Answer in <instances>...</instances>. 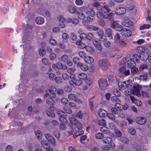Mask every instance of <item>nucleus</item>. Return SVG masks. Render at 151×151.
Wrapping results in <instances>:
<instances>
[{
    "mask_svg": "<svg viewBox=\"0 0 151 151\" xmlns=\"http://www.w3.org/2000/svg\"><path fill=\"white\" fill-rule=\"evenodd\" d=\"M101 11L103 12L102 13L100 12H97V15L98 18L102 19L109 18L110 21L113 20L114 13L111 12H110L111 9L109 8L108 6H104L102 10Z\"/></svg>",
    "mask_w": 151,
    "mask_h": 151,
    "instance_id": "nucleus-1",
    "label": "nucleus"
},
{
    "mask_svg": "<svg viewBox=\"0 0 151 151\" xmlns=\"http://www.w3.org/2000/svg\"><path fill=\"white\" fill-rule=\"evenodd\" d=\"M111 27L116 31H121V35L122 36L128 37L132 35V32L130 30L126 28H123V27L119 24L116 21H114L111 23Z\"/></svg>",
    "mask_w": 151,
    "mask_h": 151,
    "instance_id": "nucleus-2",
    "label": "nucleus"
},
{
    "mask_svg": "<svg viewBox=\"0 0 151 151\" xmlns=\"http://www.w3.org/2000/svg\"><path fill=\"white\" fill-rule=\"evenodd\" d=\"M69 120L71 124L76 126L78 129V131L73 135V137H75L82 135L83 134V131L81 129L82 126L81 123L73 117H70Z\"/></svg>",
    "mask_w": 151,
    "mask_h": 151,
    "instance_id": "nucleus-3",
    "label": "nucleus"
},
{
    "mask_svg": "<svg viewBox=\"0 0 151 151\" xmlns=\"http://www.w3.org/2000/svg\"><path fill=\"white\" fill-rule=\"evenodd\" d=\"M141 86L137 84L133 86V90H132V88H128V90L125 91V94L127 96H130L132 93L134 95H136L138 97L141 96V94L140 92V88Z\"/></svg>",
    "mask_w": 151,
    "mask_h": 151,
    "instance_id": "nucleus-4",
    "label": "nucleus"
},
{
    "mask_svg": "<svg viewBox=\"0 0 151 151\" xmlns=\"http://www.w3.org/2000/svg\"><path fill=\"white\" fill-rule=\"evenodd\" d=\"M98 64L99 67L103 70H106L110 66L109 62L106 59L100 60Z\"/></svg>",
    "mask_w": 151,
    "mask_h": 151,
    "instance_id": "nucleus-5",
    "label": "nucleus"
},
{
    "mask_svg": "<svg viewBox=\"0 0 151 151\" xmlns=\"http://www.w3.org/2000/svg\"><path fill=\"white\" fill-rule=\"evenodd\" d=\"M88 7L87 6H83L79 8V10L81 12H86L85 14L88 15H94L95 12L91 9L87 10Z\"/></svg>",
    "mask_w": 151,
    "mask_h": 151,
    "instance_id": "nucleus-6",
    "label": "nucleus"
},
{
    "mask_svg": "<svg viewBox=\"0 0 151 151\" xmlns=\"http://www.w3.org/2000/svg\"><path fill=\"white\" fill-rule=\"evenodd\" d=\"M56 91V88L54 86H52L49 89L50 94L48 93H46L45 95V97L47 98L49 97L54 98L55 97V94Z\"/></svg>",
    "mask_w": 151,
    "mask_h": 151,
    "instance_id": "nucleus-7",
    "label": "nucleus"
},
{
    "mask_svg": "<svg viewBox=\"0 0 151 151\" xmlns=\"http://www.w3.org/2000/svg\"><path fill=\"white\" fill-rule=\"evenodd\" d=\"M126 12V9L123 7L116 8L115 11V13L117 15H121L124 14Z\"/></svg>",
    "mask_w": 151,
    "mask_h": 151,
    "instance_id": "nucleus-8",
    "label": "nucleus"
},
{
    "mask_svg": "<svg viewBox=\"0 0 151 151\" xmlns=\"http://www.w3.org/2000/svg\"><path fill=\"white\" fill-rule=\"evenodd\" d=\"M107 81L104 78H101L98 81L99 86L101 89H103L106 86Z\"/></svg>",
    "mask_w": 151,
    "mask_h": 151,
    "instance_id": "nucleus-9",
    "label": "nucleus"
},
{
    "mask_svg": "<svg viewBox=\"0 0 151 151\" xmlns=\"http://www.w3.org/2000/svg\"><path fill=\"white\" fill-rule=\"evenodd\" d=\"M118 85L119 87L122 89H124L126 88H132V86L130 84H127L125 81L120 82H119Z\"/></svg>",
    "mask_w": 151,
    "mask_h": 151,
    "instance_id": "nucleus-10",
    "label": "nucleus"
},
{
    "mask_svg": "<svg viewBox=\"0 0 151 151\" xmlns=\"http://www.w3.org/2000/svg\"><path fill=\"white\" fill-rule=\"evenodd\" d=\"M84 36L82 37L83 38L82 40H88L89 41L91 40L94 38L93 34L91 33L83 34Z\"/></svg>",
    "mask_w": 151,
    "mask_h": 151,
    "instance_id": "nucleus-11",
    "label": "nucleus"
},
{
    "mask_svg": "<svg viewBox=\"0 0 151 151\" xmlns=\"http://www.w3.org/2000/svg\"><path fill=\"white\" fill-rule=\"evenodd\" d=\"M78 68H80L83 71H86L88 70V67L87 65L83 64L81 63H79L77 64Z\"/></svg>",
    "mask_w": 151,
    "mask_h": 151,
    "instance_id": "nucleus-12",
    "label": "nucleus"
},
{
    "mask_svg": "<svg viewBox=\"0 0 151 151\" xmlns=\"http://www.w3.org/2000/svg\"><path fill=\"white\" fill-rule=\"evenodd\" d=\"M119 71L120 73L123 74L125 76H128L130 74L129 70L124 67L120 68Z\"/></svg>",
    "mask_w": 151,
    "mask_h": 151,
    "instance_id": "nucleus-13",
    "label": "nucleus"
},
{
    "mask_svg": "<svg viewBox=\"0 0 151 151\" xmlns=\"http://www.w3.org/2000/svg\"><path fill=\"white\" fill-rule=\"evenodd\" d=\"M137 122L140 124H143L146 122V119L143 117H137L136 119Z\"/></svg>",
    "mask_w": 151,
    "mask_h": 151,
    "instance_id": "nucleus-14",
    "label": "nucleus"
},
{
    "mask_svg": "<svg viewBox=\"0 0 151 151\" xmlns=\"http://www.w3.org/2000/svg\"><path fill=\"white\" fill-rule=\"evenodd\" d=\"M46 139L51 143L53 144L55 143V141L54 137L51 135L49 134H47L45 135Z\"/></svg>",
    "mask_w": 151,
    "mask_h": 151,
    "instance_id": "nucleus-15",
    "label": "nucleus"
},
{
    "mask_svg": "<svg viewBox=\"0 0 151 151\" xmlns=\"http://www.w3.org/2000/svg\"><path fill=\"white\" fill-rule=\"evenodd\" d=\"M100 3L99 2H93V6L96 7L97 9L99 11H102L104 6H102L100 5Z\"/></svg>",
    "mask_w": 151,
    "mask_h": 151,
    "instance_id": "nucleus-16",
    "label": "nucleus"
},
{
    "mask_svg": "<svg viewBox=\"0 0 151 151\" xmlns=\"http://www.w3.org/2000/svg\"><path fill=\"white\" fill-rule=\"evenodd\" d=\"M41 144L42 146L46 150L49 149L50 147V144L46 141L42 140L41 141Z\"/></svg>",
    "mask_w": 151,
    "mask_h": 151,
    "instance_id": "nucleus-17",
    "label": "nucleus"
},
{
    "mask_svg": "<svg viewBox=\"0 0 151 151\" xmlns=\"http://www.w3.org/2000/svg\"><path fill=\"white\" fill-rule=\"evenodd\" d=\"M93 44L95 47L99 50L101 49V42L98 39H95L93 41Z\"/></svg>",
    "mask_w": 151,
    "mask_h": 151,
    "instance_id": "nucleus-18",
    "label": "nucleus"
},
{
    "mask_svg": "<svg viewBox=\"0 0 151 151\" xmlns=\"http://www.w3.org/2000/svg\"><path fill=\"white\" fill-rule=\"evenodd\" d=\"M140 59L143 61H146L147 59L151 58V54L148 55L147 53H145L140 57Z\"/></svg>",
    "mask_w": 151,
    "mask_h": 151,
    "instance_id": "nucleus-19",
    "label": "nucleus"
},
{
    "mask_svg": "<svg viewBox=\"0 0 151 151\" xmlns=\"http://www.w3.org/2000/svg\"><path fill=\"white\" fill-rule=\"evenodd\" d=\"M122 24L124 26L126 27H129L131 26L133 24L132 21L129 19H127L123 21Z\"/></svg>",
    "mask_w": 151,
    "mask_h": 151,
    "instance_id": "nucleus-20",
    "label": "nucleus"
},
{
    "mask_svg": "<svg viewBox=\"0 0 151 151\" xmlns=\"http://www.w3.org/2000/svg\"><path fill=\"white\" fill-rule=\"evenodd\" d=\"M84 59L85 62L88 64L92 63L94 62L93 59L89 56H86Z\"/></svg>",
    "mask_w": 151,
    "mask_h": 151,
    "instance_id": "nucleus-21",
    "label": "nucleus"
},
{
    "mask_svg": "<svg viewBox=\"0 0 151 151\" xmlns=\"http://www.w3.org/2000/svg\"><path fill=\"white\" fill-rule=\"evenodd\" d=\"M97 114L101 117H105L107 115V112L104 110L100 109L97 113Z\"/></svg>",
    "mask_w": 151,
    "mask_h": 151,
    "instance_id": "nucleus-22",
    "label": "nucleus"
},
{
    "mask_svg": "<svg viewBox=\"0 0 151 151\" xmlns=\"http://www.w3.org/2000/svg\"><path fill=\"white\" fill-rule=\"evenodd\" d=\"M35 22L37 24H41L44 23V19L41 17H37L36 18Z\"/></svg>",
    "mask_w": 151,
    "mask_h": 151,
    "instance_id": "nucleus-23",
    "label": "nucleus"
},
{
    "mask_svg": "<svg viewBox=\"0 0 151 151\" xmlns=\"http://www.w3.org/2000/svg\"><path fill=\"white\" fill-rule=\"evenodd\" d=\"M55 108L53 106H51L49 109L50 111H47L46 113L47 115L49 116L53 117H54L55 116V114L52 112V111H50V109H52L53 111L54 110Z\"/></svg>",
    "mask_w": 151,
    "mask_h": 151,
    "instance_id": "nucleus-24",
    "label": "nucleus"
},
{
    "mask_svg": "<svg viewBox=\"0 0 151 151\" xmlns=\"http://www.w3.org/2000/svg\"><path fill=\"white\" fill-rule=\"evenodd\" d=\"M68 11L71 14H75L76 12V8L73 6H69L68 7Z\"/></svg>",
    "mask_w": 151,
    "mask_h": 151,
    "instance_id": "nucleus-25",
    "label": "nucleus"
},
{
    "mask_svg": "<svg viewBox=\"0 0 151 151\" xmlns=\"http://www.w3.org/2000/svg\"><path fill=\"white\" fill-rule=\"evenodd\" d=\"M57 68L58 69L66 70L67 67L65 65H63L61 63L58 62L57 63Z\"/></svg>",
    "mask_w": 151,
    "mask_h": 151,
    "instance_id": "nucleus-26",
    "label": "nucleus"
},
{
    "mask_svg": "<svg viewBox=\"0 0 151 151\" xmlns=\"http://www.w3.org/2000/svg\"><path fill=\"white\" fill-rule=\"evenodd\" d=\"M108 81L110 82H115L116 81V77L113 75H110L108 76Z\"/></svg>",
    "mask_w": 151,
    "mask_h": 151,
    "instance_id": "nucleus-27",
    "label": "nucleus"
},
{
    "mask_svg": "<svg viewBox=\"0 0 151 151\" xmlns=\"http://www.w3.org/2000/svg\"><path fill=\"white\" fill-rule=\"evenodd\" d=\"M78 77L80 79L83 80H86L87 78V75L83 73H79L78 74Z\"/></svg>",
    "mask_w": 151,
    "mask_h": 151,
    "instance_id": "nucleus-28",
    "label": "nucleus"
},
{
    "mask_svg": "<svg viewBox=\"0 0 151 151\" xmlns=\"http://www.w3.org/2000/svg\"><path fill=\"white\" fill-rule=\"evenodd\" d=\"M100 130L101 132L104 134H108V133L109 134V135L111 136H112V135L110 134L109 130H108V129L106 127H103L100 128Z\"/></svg>",
    "mask_w": 151,
    "mask_h": 151,
    "instance_id": "nucleus-29",
    "label": "nucleus"
},
{
    "mask_svg": "<svg viewBox=\"0 0 151 151\" xmlns=\"http://www.w3.org/2000/svg\"><path fill=\"white\" fill-rule=\"evenodd\" d=\"M86 29L89 31H91L93 30V31H96L99 29L98 27H95L92 25H88L87 26Z\"/></svg>",
    "mask_w": 151,
    "mask_h": 151,
    "instance_id": "nucleus-30",
    "label": "nucleus"
},
{
    "mask_svg": "<svg viewBox=\"0 0 151 151\" xmlns=\"http://www.w3.org/2000/svg\"><path fill=\"white\" fill-rule=\"evenodd\" d=\"M137 52L141 54V55H142V54H144V52L145 50L144 48L143 47H139L137 48Z\"/></svg>",
    "mask_w": 151,
    "mask_h": 151,
    "instance_id": "nucleus-31",
    "label": "nucleus"
},
{
    "mask_svg": "<svg viewBox=\"0 0 151 151\" xmlns=\"http://www.w3.org/2000/svg\"><path fill=\"white\" fill-rule=\"evenodd\" d=\"M127 64L128 66L130 68L134 66L135 65L134 61L132 59H130L128 60Z\"/></svg>",
    "mask_w": 151,
    "mask_h": 151,
    "instance_id": "nucleus-32",
    "label": "nucleus"
},
{
    "mask_svg": "<svg viewBox=\"0 0 151 151\" xmlns=\"http://www.w3.org/2000/svg\"><path fill=\"white\" fill-rule=\"evenodd\" d=\"M112 30L109 28L106 29L105 34L108 37H110L112 36Z\"/></svg>",
    "mask_w": 151,
    "mask_h": 151,
    "instance_id": "nucleus-33",
    "label": "nucleus"
},
{
    "mask_svg": "<svg viewBox=\"0 0 151 151\" xmlns=\"http://www.w3.org/2000/svg\"><path fill=\"white\" fill-rule=\"evenodd\" d=\"M77 14L78 18L80 19L83 20L85 18V15L82 12H77Z\"/></svg>",
    "mask_w": 151,
    "mask_h": 151,
    "instance_id": "nucleus-34",
    "label": "nucleus"
},
{
    "mask_svg": "<svg viewBox=\"0 0 151 151\" xmlns=\"http://www.w3.org/2000/svg\"><path fill=\"white\" fill-rule=\"evenodd\" d=\"M103 142L105 143L109 144L111 143L112 141V139L110 137L105 138L103 140Z\"/></svg>",
    "mask_w": 151,
    "mask_h": 151,
    "instance_id": "nucleus-35",
    "label": "nucleus"
},
{
    "mask_svg": "<svg viewBox=\"0 0 151 151\" xmlns=\"http://www.w3.org/2000/svg\"><path fill=\"white\" fill-rule=\"evenodd\" d=\"M112 102L114 103H118L121 102V101L119 100L116 96H114L112 97L111 99Z\"/></svg>",
    "mask_w": 151,
    "mask_h": 151,
    "instance_id": "nucleus-36",
    "label": "nucleus"
},
{
    "mask_svg": "<svg viewBox=\"0 0 151 151\" xmlns=\"http://www.w3.org/2000/svg\"><path fill=\"white\" fill-rule=\"evenodd\" d=\"M76 97L75 94L72 93H70L68 96V98L70 101H74L76 98Z\"/></svg>",
    "mask_w": 151,
    "mask_h": 151,
    "instance_id": "nucleus-37",
    "label": "nucleus"
},
{
    "mask_svg": "<svg viewBox=\"0 0 151 151\" xmlns=\"http://www.w3.org/2000/svg\"><path fill=\"white\" fill-rule=\"evenodd\" d=\"M142 55H138L137 54H134L133 55L132 57V60L134 61L135 60V61L138 62L139 61V59H140V57Z\"/></svg>",
    "mask_w": 151,
    "mask_h": 151,
    "instance_id": "nucleus-38",
    "label": "nucleus"
},
{
    "mask_svg": "<svg viewBox=\"0 0 151 151\" xmlns=\"http://www.w3.org/2000/svg\"><path fill=\"white\" fill-rule=\"evenodd\" d=\"M50 98H48L46 100V103L49 105L51 106L53 105L55 103L54 100L52 99L50 97Z\"/></svg>",
    "mask_w": 151,
    "mask_h": 151,
    "instance_id": "nucleus-39",
    "label": "nucleus"
},
{
    "mask_svg": "<svg viewBox=\"0 0 151 151\" xmlns=\"http://www.w3.org/2000/svg\"><path fill=\"white\" fill-rule=\"evenodd\" d=\"M77 32L80 35V38L82 40L83 38L82 37L84 36L83 34H85L83 33V30L81 28H79Z\"/></svg>",
    "mask_w": 151,
    "mask_h": 151,
    "instance_id": "nucleus-40",
    "label": "nucleus"
},
{
    "mask_svg": "<svg viewBox=\"0 0 151 151\" xmlns=\"http://www.w3.org/2000/svg\"><path fill=\"white\" fill-rule=\"evenodd\" d=\"M68 59V56L66 55H63L60 58L61 61L64 63L66 62Z\"/></svg>",
    "mask_w": 151,
    "mask_h": 151,
    "instance_id": "nucleus-41",
    "label": "nucleus"
},
{
    "mask_svg": "<svg viewBox=\"0 0 151 151\" xmlns=\"http://www.w3.org/2000/svg\"><path fill=\"white\" fill-rule=\"evenodd\" d=\"M35 134L37 137L39 139L41 138L42 134L41 132L39 130H37L35 132Z\"/></svg>",
    "mask_w": 151,
    "mask_h": 151,
    "instance_id": "nucleus-42",
    "label": "nucleus"
},
{
    "mask_svg": "<svg viewBox=\"0 0 151 151\" xmlns=\"http://www.w3.org/2000/svg\"><path fill=\"white\" fill-rule=\"evenodd\" d=\"M86 51L90 53H92L94 51L93 49L91 46H87L86 47Z\"/></svg>",
    "mask_w": 151,
    "mask_h": 151,
    "instance_id": "nucleus-43",
    "label": "nucleus"
},
{
    "mask_svg": "<svg viewBox=\"0 0 151 151\" xmlns=\"http://www.w3.org/2000/svg\"><path fill=\"white\" fill-rule=\"evenodd\" d=\"M60 121L64 123L65 124H67L68 121L65 118L64 116H60L59 118Z\"/></svg>",
    "mask_w": 151,
    "mask_h": 151,
    "instance_id": "nucleus-44",
    "label": "nucleus"
},
{
    "mask_svg": "<svg viewBox=\"0 0 151 151\" xmlns=\"http://www.w3.org/2000/svg\"><path fill=\"white\" fill-rule=\"evenodd\" d=\"M103 41L104 42V44L106 47H109L110 46L111 42L108 41L107 39H104Z\"/></svg>",
    "mask_w": 151,
    "mask_h": 151,
    "instance_id": "nucleus-45",
    "label": "nucleus"
},
{
    "mask_svg": "<svg viewBox=\"0 0 151 151\" xmlns=\"http://www.w3.org/2000/svg\"><path fill=\"white\" fill-rule=\"evenodd\" d=\"M54 80H55L56 83L58 84H60L62 82V80L60 77H56Z\"/></svg>",
    "mask_w": 151,
    "mask_h": 151,
    "instance_id": "nucleus-46",
    "label": "nucleus"
},
{
    "mask_svg": "<svg viewBox=\"0 0 151 151\" xmlns=\"http://www.w3.org/2000/svg\"><path fill=\"white\" fill-rule=\"evenodd\" d=\"M150 27L151 26L149 24H144L140 27V29L141 30H143L146 28L149 29Z\"/></svg>",
    "mask_w": 151,
    "mask_h": 151,
    "instance_id": "nucleus-47",
    "label": "nucleus"
},
{
    "mask_svg": "<svg viewBox=\"0 0 151 151\" xmlns=\"http://www.w3.org/2000/svg\"><path fill=\"white\" fill-rule=\"evenodd\" d=\"M56 77V76L55 74L53 73H50L49 74V78L51 81H54Z\"/></svg>",
    "mask_w": 151,
    "mask_h": 151,
    "instance_id": "nucleus-48",
    "label": "nucleus"
},
{
    "mask_svg": "<svg viewBox=\"0 0 151 151\" xmlns=\"http://www.w3.org/2000/svg\"><path fill=\"white\" fill-rule=\"evenodd\" d=\"M120 36L118 34V33L116 34L114 37V41L116 42H118L119 41V39L120 38Z\"/></svg>",
    "mask_w": 151,
    "mask_h": 151,
    "instance_id": "nucleus-49",
    "label": "nucleus"
},
{
    "mask_svg": "<svg viewBox=\"0 0 151 151\" xmlns=\"http://www.w3.org/2000/svg\"><path fill=\"white\" fill-rule=\"evenodd\" d=\"M99 124L101 126H105L106 125V122L104 120L101 119L99 121Z\"/></svg>",
    "mask_w": 151,
    "mask_h": 151,
    "instance_id": "nucleus-50",
    "label": "nucleus"
},
{
    "mask_svg": "<svg viewBox=\"0 0 151 151\" xmlns=\"http://www.w3.org/2000/svg\"><path fill=\"white\" fill-rule=\"evenodd\" d=\"M121 103V102L116 103V104L115 105V108L116 109V110H118L119 111L121 110L120 108L122 106V105L120 104Z\"/></svg>",
    "mask_w": 151,
    "mask_h": 151,
    "instance_id": "nucleus-51",
    "label": "nucleus"
},
{
    "mask_svg": "<svg viewBox=\"0 0 151 151\" xmlns=\"http://www.w3.org/2000/svg\"><path fill=\"white\" fill-rule=\"evenodd\" d=\"M131 68V72L132 73L135 74L137 73L138 71V69L137 67L134 66Z\"/></svg>",
    "mask_w": 151,
    "mask_h": 151,
    "instance_id": "nucleus-52",
    "label": "nucleus"
},
{
    "mask_svg": "<svg viewBox=\"0 0 151 151\" xmlns=\"http://www.w3.org/2000/svg\"><path fill=\"white\" fill-rule=\"evenodd\" d=\"M62 77L63 79L65 81H66L69 79V76L66 73H63L62 75Z\"/></svg>",
    "mask_w": 151,
    "mask_h": 151,
    "instance_id": "nucleus-53",
    "label": "nucleus"
},
{
    "mask_svg": "<svg viewBox=\"0 0 151 151\" xmlns=\"http://www.w3.org/2000/svg\"><path fill=\"white\" fill-rule=\"evenodd\" d=\"M147 65L146 64H141L139 67V69L140 70H142L145 69L147 68Z\"/></svg>",
    "mask_w": 151,
    "mask_h": 151,
    "instance_id": "nucleus-54",
    "label": "nucleus"
},
{
    "mask_svg": "<svg viewBox=\"0 0 151 151\" xmlns=\"http://www.w3.org/2000/svg\"><path fill=\"white\" fill-rule=\"evenodd\" d=\"M70 38L72 40L75 41L76 40L77 37L74 33L72 32L70 33Z\"/></svg>",
    "mask_w": 151,
    "mask_h": 151,
    "instance_id": "nucleus-55",
    "label": "nucleus"
},
{
    "mask_svg": "<svg viewBox=\"0 0 151 151\" xmlns=\"http://www.w3.org/2000/svg\"><path fill=\"white\" fill-rule=\"evenodd\" d=\"M103 137V134L100 133H98L95 135L96 138L99 139H101Z\"/></svg>",
    "mask_w": 151,
    "mask_h": 151,
    "instance_id": "nucleus-56",
    "label": "nucleus"
},
{
    "mask_svg": "<svg viewBox=\"0 0 151 151\" xmlns=\"http://www.w3.org/2000/svg\"><path fill=\"white\" fill-rule=\"evenodd\" d=\"M129 132L132 135H134L136 133V131L135 129L132 127L129 129Z\"/></svg>",
    "mask_w": 151,
    "mask_h": 151,
    "instance_id": "nucleus-57",
    "label": "nucleus"
},
{
    "mask_svg": "<svg viewBox=\"0 0 151 151\" xmlns=\"http://www.w3.org/2000/svg\"><path fill=\"white\" fill-rule=\"evenodd\" d=\"M46 53V51L43 48L42 49H40L39 50V54L40 55L43 56Z\"/></svg>",
    "mask_w": 151,
    "mask_h": 151,
    "instance_id": "nucleus-58",
    "label": "nucleus"
},
{
    "mask_svg": "<svg viewBox=\"0 0 151 151\" xmlns=\"http://www.w3.org/2000/svg\"><path fill=\"white\" fill-rule=\"evenodd\" d=\"M75 3L78 6H82L83 4V1L82 0H76Z\"/></svg>",
    "mask_w": 151,
    "mask_h": 151,
    "instance_id": "nucleus-59",
    "label": "nucleus"
},
{
    "mask_svg": "<svg viewBox=\"0 0 151 151\" xmlns=\"http://www.w3.org/2000/svg\"><path fill=\"white\" fill-rule=\"evenodd\" d=\"M78 55L81 58H83L84 59L86 57L85 53L82 51H80L78 53Z\"/></svg>",
    "mask_w": 151,
    "mask_h": 151,
    "instance_id": "nucleus-60",
    "label": "nucleus"
},
{
    "mask_svg": "<svg viewBox=\"0 0 151 151\" xmlns=\"http://www.w3.org/2000/svg\"><path fill=\"white\" fill-rule=\"evenodd\" d=\"M64 111L67 114H70L72 113V111L69 108L67 107H65L64 108Z\"/></svg>",
    "mask_w": 151,
    "mask_h": 151,
    "instance_id": "nucleus-61",
    "label": "nucleus"
},
{
    "mask_svg": "<svg viewBox=\"0 0 151 151\" xmlns=\"http://www.w3.org/2000/svg\"><path fill=\"white\" fill-rule=\"evenodd\" d=\"M50 59L52 60H54L56 58V55L54 53H51L50 55Z\"/></svg>",
    "mask_w": 151,
    "mask_h": 151,
    "instance_id": "nucleus-62",
    "label": "nucleus"
},
{
    "mask_svg": "<svg viewBox=\"0 0 151 151\" xmlns=\"http://www.w3.org/2000/svg\"><path fill=\"white\" fill-rule=\"evenodd\" d=\"M107 116L111 120H113L115 119V116L114 115L111 113L107 114Z\"/></svg>",
    "mask_w": 151,
    "mask_h": 151,
    "instance_id": "nucleus-63",
    "label": "nucleus"
},
{
    "mask_svg": "<svg viewBox=\"0 0 151 151\" xmlns=\"http://www.w3.org/2000/svg\"><path fill=\"white\" fill-rule=\"evenodd\" d=\"M61 101L63 105H65L67 104L68 100L65 98H63L61 99Z\"/></svg>",
    "mask_w": 151,
    "mask_h": 151,
    "instance_id": "nucleus-64",
    "label": "nucleus"
}]
</instances>
